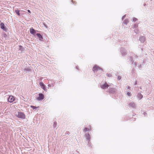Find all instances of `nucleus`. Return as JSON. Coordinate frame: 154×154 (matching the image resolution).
Listing matches in <instances>:
<instances>
[{
    "label": "nucleus",
    "mask_w": 154,
    "mask_h": 154,
    "mask_svg": "<svg viewBox=\"0 0 154 154\" xmlns=\"http://www.w3.org/2000/svg\"><path fill=\"white\" fill-rule=\"evenodd\" d=\"M98 70H100L101 72H102L103 71V69L102 68L97 65H95L93 68V71L95 72V71H97Z\"/></svg>",
    "instance_id": "obj_1"
},
{
    "label": "nucleus",
    "mask_w": 154,
    "mask_h": 154,
    "mask_svg": "<svg viewBox=\"0 0 154 154\" xmlns=\"http://www.w3.org/2000/svg\"><path fill=\"white\" fill-rule=\"evenodd\" d=\"M16 116L19 118L22 119H24L25 118V115L22 112H18V114H16Z\"/></svg>",
    "instance_id": "obj_2"
},
{
    "label": "nucleus",
    "mask_w": 154,
    "mask_h": 154,
    "mask_svg": "<svg viewBox=\"0 0 154 154\" xmlns=\"http://www.w3.org/2000/svg\"><path fill=\"white\" fill-rule=\"evenodd\" d=\"M39 97L36 98L38 101H41L43 100L44 98V96L42 93H40L38 94Z\"/></svg>",
    "instance_id": "obj_3"
},
{
    "label": "nucleus",
    "mask_w": 154,
    "mask_h": 154,
    "mask_svg": "<svg viewBox=\"0 0 154 154\" xmlns=\"http://www.w3.org/2000/svg\"><path fill=\"white\" fill-rule=\"evenodd\" d=\"M109 86H111V85H109L106 82L104 84L101 85L100 86L101 88L104 89L107 88Z\"/></svg>",
    "instance_id": "obj_4"
},
{
    "label": "nucleus",
    "mask_w": 154,
    "mask_h": 154,
    "mask_svg": "<svg viewBox=\"0 0 154 154\" xmlns=\"http://www.w3.org/2000/svg\"><path fill=\"white\" fill-rule=\"evenodd\" d=\"M15 100V98L12 96H10L8 98V101L10 102H13Z\"/></svg>",
    "instance_id": "obj_5"
},
{
    "label": "nucleus",
    "mask_w": 154,
    "mask_h": 154,
    "mask_svg": "<svg viewBox=\"0 0 154 154\" xmlns=\"http://www.w3.org/2000/svg\"><path fill=\"white\" fill-rule=\"evenodd\" d=\"M39 85L41 86V88H42L45 91H47V89L45 88V85L42 82H40Z\"/></svg>",
    "instance_id": "obj_6"
},
{
    "label": "nucleus",
    "mask_w": 154,
    "mask_h": 154,
    "mask_svg": "<svg viewBox=\"0 0 154 154\" xmlns=\"http://www.w3.org/2000/svg\"><path fill=\"white\" fill-rule=\"evenodd\" d=\"M85 137L86 138V139L88 141V143L89 144L90 143L91 137L90 136L89 134L86 133L85 134Z\"/></svg>",
    "instance_id": "obj_7"
},
{
    "label": "nucleus",
    "mask_w": 154,
    "mask_h": 154,
    "mask_svg": "<svg viewBox=\"0 0 154 154\" xmlns=\"http://www.w3.org/2000/svg\"><path fill=\"white\" fill-rule=\"evenodd\" d=\"M139 40L141 42L143 43L145 40V38L144 36H142L140 37Z\"/></svg>",
    "instance_id": "obj_8"
},
{
    "label": "nucleus",
    "mask_w": 154,
    "mask_h": 154,
    "mask_svg": "<svg viewBox=\"0 0 154 154\" xmlns=\"http://www.w3.org/2000/svg\"><path fill=\"white\" fill-rule=\"evenodd\" d=\"M116 91V89L114 88H109V92L110 93H114Z\"/></svg>",
    "instance_id": "obj_9"
},
{
    "label": "nucleus",
    "mask_w": 154,
    "mask_h": 154,
    "mask_svg": "<svg viewBox=\"0 0 154 154\" xmlns=\"http://www.w3.org/2000/svg\"><path fill=\"white\" fill-rule=\"evenodd\" d=\"M137 97L138 100H140L143 98V96L141 93H138L137 94Z\"/></svg>",
    "instance_id": "obj_10"
},
{
    "label": "nucleus",
    "mask_w": 154,
    "mask_h": 154,
    "mask_svg": "<svg viewBox=\"0 0 154 154\" xmlns=\"http://www.w3.org/2000/svg\"><path fill=\"white\" fill-rule=\"evenodd\" d=\"M129 105L131 107L133 108H135L136 107V105L135 103L133 102H131L129 104Z\"/></svg>",
    "instance_id": "obj_11"
},
{
    "label": "nucleus",
    "mask_w": 154,
    "mask_h": 154,
    "mask_svg": "<svg viewBox=\"0 0 154 154\" xmlns=\"http://www.w3.org/2000/svg\"><path fill=\"white\" fill-rule=\"evenodd\" d=\"M30 32L31 34L34 35L35 33V31L32 28L30 29Z\"/></svg>",
    "instance_id": "obj_12"
},
{
    "label": "nucleus",
    "mask_w": 154,
    "mask_h": 154,
    "mask_svg": "<svg viewBox=\"0 0 154 154\" xmlns=\"http://www.w3.org/2000/svg\"><path fill=\"white\" fill-rule=\"evenodd\" d=\"M37 36L38 37V38H39V40H42V39H43L42 37V36L39 33H37L36 34Z\"/></svg>",
    "instance_id": "obj_13"
},
{
    "label": "nucleus",
    "mask_w": 154,
    "mask_h": 154,
    "mask_svg": "<svg viewBox=\"0 0 154 154\" xmlns=\"http://www.w3.org/2000/svg\"><path fill=\"white\" fill-rule=\"evenodd\" d=\"M24 70L26 72H27L31 71V69L29 67H28L26 68H25Z\"/></svg>",
    "instance_id": "obj_14"
},
{
    "label": "nucleus",
    "mask_w": 154,
    "mask_h": 154,
    "mask_svg": "<svg viewBox=\"0 0 154 154\" xmlns=\"http://www.w3.org/2000/svg\"><path fill=\"white\" fill-rule=\"evenodd\" d=\"M57 127L56 122H54L53 124V128L54 129H56Z\"/></svg>",
    "instance_id": "obj_15"
},
{
    "label": "nucleus",
    "mask_w": 154,
    "mask_h": 154,
    "mask_svg": "<svg viewBox=\"0 0 154 154\" xmlns=\"http://www.w3.org/2000/svg\"><path fill=\"white\" fill-rule=\"evenodd\" d=\"M4 26H5L4 24L3 23H0V26H1V28L2 29H4V28H5Z\"/></svg>",
    "instance_id": "obj_16"
},
{
    "label": "nucleus",
    "mask_w": 154,
    "mask_h": 154,
    "mask_svg": "<svg viewBox=\"0 0 154 154\" xmlns=\"http://www.w3.org/2000/svg\"><path fill=\"white\" fill-rule=\"evenodd\" d=\"M15 13L19 16L20 15V11L18 10H15Z\"/></svg>",
    "instance_id": "obj_17"
},
{
    "label": "nucleus",
    "mask_w": 154,
    "mask_h": 154,
    "mask_svg": "<svg viewBox=\"0 0 154 154\" xmlns=\"http://www.w3.org/2000/svg\"><path fill=\"white\" fill-rule=\"evenodd\" d=\"M91 130V128L90 129H89L88 128H85L84 129L83 131L85 132V131H88L89 130Z\"/></svg>",
    "instance_id": "obj_18"
},
{
    "label": "nucleus",
    "mask_w": 154,
    "mask_h": 154,
    "mask_svg": "<svg viewBox=\"0 0 154 154\" xmlns=\"http://www.w3.org/2000/svg\"><path fill=\"white\" fill-rule=\"evenodd\" d=\"M30 107L33 109H35L38 107H36L33 106H31Z\"/></svg>",
    "instance_id": "obj_19"
},
{
    "label": "nucleus",
    "mask_w": 154,
    "mask_h": 154,
    "mask_svg": "<svg viewBox=\"0 0 154 154\" xmlns=\"http://www.w3.org/2000/svg\"><path fill=\"white\" fill-rule=\"evenodd\" d=\"M128 22V20H125L124 21V23L125 24H126Z\"/></svg>",
    "instance_id": "obj_20"
},
{
    "label": "nucleus",
    "mask_w": 154,
    "mask_h": 154,
    "mask_svg": "<svg viewBox=\"0 0 154 154\" xmlns=\"http://www.w3.org/2000/svg\"><path fill=\"white\" fill-rule=\"evenodd\" d=\"M127 95L129 96H130L131 95V94L130 92H128L127 93Z\"/></svg>",
    "instance_id": "obj_21"
},
{
    "label": "nucleus",
    "mask_w": 154,
    "mask_h": 154,
    "mask_svg": "<svg viewBox=\"0 0 154 154\" xmlns=\"http://www.w3.org/2000/svg\"><path fill=\"white\" fill-rule=\"evenodd\" d=\"M137 20V19L136 18H133V21L134 22L136 21Z\"/></svg>",
    "instance_id": "obj_22"
},
{
    "label": "nucleus",
    "mask_w": 154,
    "mask_h": 154,
    "mask_svg": "<svg viewBox=\"0 0 154 154\" xmlns=\"http://www.w3.org/2000/svg\"><path fill=\"white\" fill-rule=\"evenodd\" d=\"M117 79L118 80H120L121 79V77L120 76H118Z\"/></svg>",
    "instance_id": "obj_23"
},
{
    "label": "nucleus",
    "mask_w": 154,
    "mask_h": 154,
    "mask_svg": "<svg viewBox=\"0 0 154 154\" xmlns=\"http://www.w3.org/2000/svg\"><path fill=\"white\" fill-rule=\"evenodd\" d=\"M106 75L108 77H111V74H107Z\"/></svg>",
    "instance_id": "obj_24"
},
{
    "label": "nucleus",
    "mask_w": 154,
    "mask_h": 154,
    "mask_svg": "<svg viewBox=\"0 0 154 154\" xmlns=\"http://www.w3.org/2000/svg\"><path fill=\"white\" fill-rule=\"evenodd\" d=\"M125 16H126V15H124V16H123V17H122V20L125 18Z\"/></svg>",
    "instance_id": "obj_25"
},
{
    "label": "nucleus",
    "mask_w": 154,
    "mask_h": 154,
    "mask_svg": "<svg viewBox=\"0 0 154 154\" xmlns=\"http://www.w3.org/2000/svg\"><path fill=\"white\" fill-rule=\"evenodd\" d=\"M48 87H51V85H50V84H48Z\"/></svg>",
    "instance_id": "obj_26"
},
{
    "label": "nucleus",
    "mask_w": 154,
    "mask_h": 154,
    "mask_svg": "<svg viewBox=\"0 0 154 154\" xmlns=\"http://www.w3.org/2000/svg\"><path fill=\"white\" fill-rule=\"evenodd\" d=\"M19 48H20V49H21V48H22V46L21 45H20L19 46Z\"/></svg>",
    "instance_id": "obj_27"
},
{
    "label": "nucleus",
    "mask_w": 154,
    "mask_h": 154,
    "mask_svg": "<svg viewBox=\"0 0 154 154\" xmlns=\"http://www.w3.org/2000/svg\"><path fill=\"white\" fill-rule=\"evenodd\" d=\"M28 12H29V13H31L30 11L29 10H28Z\"/></svg>",
    "instance_id": "obj_28"
},
{
    "label": "nucleus",
    "mask_w": 154,
    "mask_h": 154,
    "mask_svg": "<svg viewBox=\"0 0 154 154\" xmlns=\"http://www.w3.org/2000/svg\"><path fill=\"white\" fill-rule=\"evenodd\" d=\"M130 87L129 86H128L127 89H130Z\"/></svg>",
    "instance_id": "obj_29"
},
{
    "label": "nucleus",
    "mask_w": 154,
    "mask_h": 154,
    "mask_svg": "<svg viewBox=\"0 0 154 154\" xmlns=\"http://www.w3.org/2000/svg\"><path fill=\"white\" fill-rule=\"evenodd\" d=\"M136 30H137V29H136V30H134V32H135V33H137L138 32H136V31H135Z\"/></svg>",
    "instance_id": "obj_30"
},
{
    "label": "nucleus",
    "mask_w": 154,
    "mask_h": 154,
    "mask_svg": "<svg viewBox=\"0 0 154 154\" xmlns=\"http://www.w3.org/2000/svg\"><path fill=\"white\" fill-rule=\"evenodd\" d=\"M135 85H136L137 84V82H135Z\"/></svg>",
    "instance_id": "obj_31"
}]
</instances>
